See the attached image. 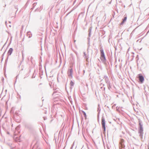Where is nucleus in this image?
Segmentation results:
<instances>
[{
  "instance_id": "nucleus-3",
  "label": "nucleus",
  "mask_w": 149,
  "mask_h": 149,
  "mask_svg": "<svg viewBox=\"0 0 149 149\" xmlns=\"http://www.w3.org/2000/svg\"><path fill=\"white\" fill-rule=\"evenodd\" d=\"M101 124L102 128L103 129V131L105 132L106 131L105 121L104 118L103 116L102 117Z\"/></svg>"
},
{
  "instance_id": "nucleus-11",
  "label": "nucleus",
  "mask_w": 149,
  "mask_h": 149,
  "mask_svg": "<svg viewBox=\"0 0 149 149\" xmlns=\"http://www.w3.org/2000/svg\"><path fill=\"white\" fill-rule=\"evenodd\" d=\"M84 57L86 59V61L87 62H88V60L89 57L88 56H86V54L85 52H84Z\"/></svg>"
},
{
  "instance_id": "nucleus-35",
  "label": "nucleus",
  "mask_w": 149,
  "mask_h": 149,
  "mask_svg": "<svg viewBox=\"0 0 149 149\" xmlns=\"http://www.w3.org/2000/svg\"><path fill=\"white\" fill-rule=\"evenodd\" d=\"M3 79H4V78L3 77L2 80H3Z\"/></svg>"
},
{
  "instance_id": "nucleus-8",
  "label": "nucleus",
  "mask_w": 149,
  "mask_h": 149,
  "mask_svg": "<svg viewBox=\"0 0 149 149\" xmlns=\"http://www.w3.org/2000/svg\"><path fill=\"white\" fill-rule=\"evenodd\" d=\"M73 72V70L72 68L69 69V70L68 72V76L69 77H71L72 78V73Z\"/></svg>"
},
{
  "instance_id": "nucleus-23",
  "label": "nucleus",
  "mask_w": 149,
  "mask_h": 149,
  "mask_svg": "<svg viewBox=\"0 0 149 149\" xmlns=\"http://www.w3.org/2000/svg\"><path fill=\"white\" fill-rule=\"evenodd\" d=\"M72 10L70 12L68 13V14H67L66 15V16H67L72 11Z\"/></svg>"
},
{
  "instance_id": "nucleus-9",
  "label": "nucleus",
  "mask_w": 149,
  "mask_h": 149,
  "mask_svg": "<svg viewBox=\"0 0 149 149\" xmlns=\"http://www.w3.org/2000/svg\"><path fill=\"white\" fill-rule=\"evenodd\" d=\"M127 16L126 15H125L124 18L122 19V22L120 24V25H123L124 22L126 21L127 19Z\"/></svg>"
},
{
  "instance_id": "nucleus-14",
  "label": "nucleus",
  "mask_w": 149,
  "mask_h": 149,
  "mask_svg": "<svg viewBox=\"0 0 149 149\" xmlns=\"http://www.w3.org/2000/svg\"><path fill=\"white\" fill-rule=\"evenodd\" d=\"M107 86L108 89L109 90L111 91V84H110V83H109L107 84Z\"/></svg>"
},
{
  "instance_id": "nucleus-5",
  "label": "nucleus",
  "mask_w": 149,
  "mask_h": 149,
  "mask_svg": "<svg viewBox=\"0 0 149 149\" xmlns=\"http://www.w3.org/2000/svg\"><path fill=\"white\" fill-rule=\"evenodd\" d=\"M139 82L141 83H143L144 80L143 76L141 74L139 75Z\"/></svg>"
},
{
  "instance_id": "nucleus-36",
  "label": "nucleus",
  "mask_w": 149,
  "mask_h": 149,
  "mask_svg": "<svg viewBox=\"0 0 149 149\" xmlns=\"http://www.w3.org/2000/svg\"><path fill=\"white\" fill-rule=\"evenodd\" d=\"M75 41H75V40H74V42H75Z\"/></svg>"
},
{
  "instance_id": "nucleus-31",
  "label": "nucleus",
  "mask_w": 149,
  "mask_h": 149,
  "mask_svg": "<svg viewBox=\"0 0 149 149\" xmlns=\"http://www.w3.org/2000/svg\"><path fill=\"white\" fill-rule=\"evenodd\" d=\"M6 22H7V21H6V22H5V23H6Z\"/></svg>"
},
{
  "instance_id": "nucleus-39",
  "label": "nucleus",
  "mask_w": 149,
  "mask_h": 149,
  "mask_svg": "<svg viewBox=\"0 0 149 149\" xmlns=\"http://www.w3.org/2000/svg\"><path fill=\"white\" fill-rule=\"evenodd\" d=\"M40 149V148H37V149Z\"/></svg>"
},
{
  "instance_id": "nucleus-21",
  "label": "nucleus",
  "mask_w": 149,
  "mask_h": 149,
  "mask_svg": "<svg viewBox=\"0 0 149 149\" xmlns=\"http://www.w3.org/2000/svg\"><path fill=\"white\" fill-rule=\"evenodd\" d=\"M81 15H82V16L83 15V13H81L79 14V15L78 17H79Z\"/></svg>"
},
{
  "instance_id": "nucleus-25",
  "label": "nucleus",
  "mask_w": 149,
  "mask_h": 149,
  "mask_svg": "<svg viewBox=\"0 0 149 149\" xmlns=\"http://www.w3.org/2000/svg\"><path fill=\"white\" fill-rule=\"evenodd\" d=\"M22 59H24V54L23 53H22Z\"/></svg>"
},
{
  "instance_id": "nucleus-19",
  "label": "nucleus",
  "mask_w": 149,
  "mask_h": 149,
  "mask_svg": "<svg viewBox=\"0 0 149 149\" xmlns=\"http://www.w3.org/2000/svg\"><path fill=\"white\" fill-rule=\"evenodd\" d=\"M37 4V3H34L33 4V8H34L35 6H36V5Z\"/></svg>"
},
{
  "instance_id": "nucleus-18",
  "label": "nucleus",
  "mask_w": 149,
  "mask_h": 149,
  "mask_svg": "<svg viewBox=\"0 0 149 149\" xmlns=\"http://www.w3.org/2000/svg\"><path fill=\"white\" fill-rule=\"evenodd\" d=\"M14 108H12L10 111V113H13L14 112Z\"/></svg>"
},
{
  "instance_id": "nucleus-37",
  "label": "nucleus",
  "mask_w": 149,
  "mask_h": 149,
  "mask_svg": "<svg viewBox=\"0 0 149 149\" xmlns=\"http://www.w3.org/2000/svg\"><path fill=\"white\" fill-rule=\"evenodd\" d=\"M98 110H99V107L98 108Z\"/></svg>"
},
{
  "instance_id": "nucleus-12",
  "label": "nucleus",
  "mask_w": 149,
  "mask_h": 149,
  "mask_svg": "<svg viewBox=\"0 0 149 149\" xmlns=\"http://www.w3.org/2000/svg\"><path fill=\"white\" fill-rule=\"evenodd\" d=\"M92 29V26L90 27L88 30V36L89 37H90L91 35V32Z\"/></svg>"
},
{
  "instance_id": "nucleus-34",
  "label": "nucleus",
  "mask_w": 149,
  "mask_h": 149,
  "mask_svg": "<svg viewBox=\"0 0 149 149\" xmlns=\"http://www.w3.org/2000/svg\"><path fill=\"white\" fill-rule=\"evenodd\" d=\"M3 79H4V78L3 77L2 80H3Z\"/></svg>"
},
{
  "instance_id": "nucleus-32",
  "label": "nucleus",
  "mask_w": 149,
  "mask_h": 149,
  "mask_svg": "<svg viewBox=\"0 0 149 149\" xmlns=\"http://www.w3.org/2000/svg\"><path fill=\"white\" fill-rule=\"evenodd\" d=\"M83 71H84V72H85V70H84Z\"/></svg>"
},
{
  "instance_id": "nucleus-43",
  "label": "nucleus",
  "mask_w": 149,
  "mask_h": 149,
  "mask_svg": "<svg viewBox=\"0 0 149 149\" xmlns=\"http://www.w3.org/2000/svg\"><path fill=\"white\" fill-rule=\"evenodd\" d=\"M148 149H149V147H148Z\"/></svg>"
},
{
  "instance_id": "nucleus-33",
  "label": "nucleus",
  "mask_w": 149,
  "mask_h": 149,
  "mask_svg": "<svg viewBox=\"0 0 149 149\" xmlns=\"http://www.w3.org/2000/svg\"><path fill=\"white\" fill-rule=\"evenodd\" d=\"M102 85H103V86H104V84H103Z\"/></svg>"
},
{
  "instance_id": "nucleus-28",
  "label": "nucleus",
  "mask_w": 149,
  "mask_h": 149,
  "mask_svg": "<svg viewBox=\"0 0 149 149\" xmlns=\"http://www.w3.org/2000/svg\"><path fill=\"white\" fill-rule=\"evenodd\" d=\"M43 118H44V119L45 120H46L47 119V118L46 117H43Z\"/></svg>"
},
{
  "instance_id": "nucleus-30",
  "label": "nucleus",
  "mask_w": 149,
  "mask_h": 149,
  "mask_svg": "<svg viewBox=\"0 0 149 149\" xmlns=\"http://www.w3.org/2000/svg\"><path fill=\"white\" fill-rule=\"evenodd\" d=\"M105 87H104V91H105Z\"/></svg>"
},
{
  "instance_id": "nucleus-6",
  "label": "nucleus",
  "mask_w": 149,
  "mask_h": 149,
  "mask_svg": "<svg viewBox=\"0 0 149 149\" xmlns=\"http://www.w3.org/2000/svg\"><path fill=\"white\" fill-rule=\"evenodd\" d=\"M19 129V127H16L15 129V131L14 132V137L15 138H17V137H16V136L17 135V134L19 133L20 132V131H19L18 130Z\"/></svg>"
},
{
  "instance_id": "nucleus-22",
  "label": "nucleus",
  "mask_w": 149,
  "mask_h": 149,
  "mask_svg": "<svg viewBox=\"0 0 149 149\" xmlns=\"http://www.w3.org/2000/svg\"><path fill=\"white\" fill-rule=\"evenodd\" d=\"M90 37H88V44H89V40H90Z\"/></svg>"
},
{
  "instance_id": "nucleus-7",
  "label": "nucleus",
  "mask_w": 149,
  "mask_h": 149,
  "mask_svg": "<svg viewBox=\"0 0 149 149\" xmlns=\"http://www.w3.org/2000/svg\"><path fill=\"white\" fill-rule=\"evenodd\" d=\"M24 126L26 128L29 129H31L33 127L32 125L29 123H25Z\"/></svg>"
},
{
  "instance_id": "nucleus-16",
  "label": "nucleus",
  "mask_w": 149,
  "mask_h": 149,
  "mask_svg": "<svg viewBox=\"0 0 149 149\" xmlns=\"http://www.w3.org/2000/svg\"><path fill=\"white\" fill-rule=\"evenodd\" d=\"M81 111L82 112L84 117L86 118V112L83 111Z\"/></svg>"
},
{
  "instance_id": "nucleus-2",
  "label": "nucleus",
  "mask_w": 149,
  "mask_h": 149,
  "mask_svg": "<svg viewBox=\"0 0 149 149\" xmlns=\"http://www.w3.org/2000/svg\"><path fill=\"white\" fill-rule=\"evenodd\" d=\"M100 59L102 61V63H105L106 61V58L105 56V55L104 51L103 48L101 47L100 50Z\"/></svg>"
},
{
  "instance_id": "nucleus-17",
  "label": "nucleus",
  "mask_w": 149,
  "mask_h": 149,
  "mask_svg": "<svg viewBox=\"0 0 149 149\" xmlns=\"http://www.w3.org/2000/svg\"><path fill=\"white\" fill-rule=\"evenodd\" d=\"M74 85V83L72 80H71L70 82V85L71 86H73Z\"/></svg>"
},
{
  "instance_id": "nucleus-41",
  "label": "nucleus",
  "mask_w": 149,
  "mask_h": 149,
  "mask_svg": "<svg viewBox=\"0 0 149 149\" xmlns=\"http://www.w3.org/2000/svg\"><path fill=\"white\" fill-rule=\"evenodd\" d=\"M102 88V87H101V88Z\"/></svg>"
},
{
  "instance_id": "nucleus-24",
  "label": "nucleus",
  "mask_w": 149,
  "mask_h": 149,
  "mask_svg": "<svg viewBox=\"0 0 149 149\" xmlns=\"http://www.w3.org/2000/svg\"><path fill=\"white\" fill-rule=\"evenodd\" d=\"M6 50L4 52V53L2 55V57H3L4 56V54H5V52H6Z\"/></svg>"
},
{
  "instance_id": "nucleus-40",
  "label": "nucleus",
  "mask_w": 149,
  "mask_h": 149,
  "mask_svg": "<svg viewBox=\"0 0 149 149\" xmlns=\"http://www.w3.org/2000/svg\"><path fill=\"white\" fill-rule=\"evenodd\" d=\"M86 86H88V85L87 84H86Z\"/></svg>"
},
{
  "instance_id": "nucleus-10",
  "label": "nucleus",
  "mask_w": 149,
  "mask_h": 149,
  "mask_svg": "<svg viewBox=\"0 0 149 149\" xmlns=\"http://www.w3.org/2000/svg\"><path fill=\"white\" fill-rule=\"evenodd\" d=\"M13 48H10L9 49L7 53L8 56L10 55H11L13 52Z\"/></svg>"
},
{
  "instance_id": "nucleus-26",
  "label": "nucleus",
  "mask_w": 149,
  "mask_h": 149,
  "mask_svg": "<svg viewBox=\"0 0 149 149\" xmlns=\"http://www.w3.org/2000/svg\"><path fill=\"white\" fill-rule=\"evenodd\" d=\"M56 91H54L53 93V95L56 93Z\"/></svg>"
},
{
  "instance_id": "nucleus-27",
  "label": "nucleus",
  "mask_w": 149,
  "mask_h": 149,
  "mask_svg": "<svg viewBox=\"0 0 149 149\" xmlns=\"http://www.w3.org/2000/svg\"><path fill=\"white\" fill-rule=\"evenodd\" d=\"M15 114H16V115H18V113L16 111L15 112Z\"/></svg>"
},
{
  "instance_id": "nucleus-4",
  "label": "nucleus",
  "mask_w": 149,
  "mask_h": 149,
  "mask_svg": "<svg viewBox=\"0 0 149 149\" xmlns=\"http://www.w3.org/2000/svg\"><path fill=\"white\" fill-rule=\"evenodd\" d=\"M124 141L123 139H120V149H125V146L124 143Z\"/></svg>"
},
{
  "instance_id": "nucleus-13",
  "label": "nucleus",
  "mask_w": 149,
  "mask_h": 149,
  "mask_svg": "<svg viewBox=\"0 0 149 149\" xmlns=\"http://www.w3.org/2000/svg\"><path fill=\"white\" fill-rule=\"evenodd\" d=\"M27 35L28 36L29 38H30L31 37L32 35L30 31H28L27 33Z\"/></svg>"
},
{
  "instance_id": "nucleus-20",
  "label": "nucleus",
  "mask_w": 149,
  "mask_h": 149,
  "mask_svg": "<svg viewBox=\"0 0 149 149\" xmlns=\"http://www.w3.org/2000/svg\"><path fill=\"white\" fill-rule=\"evenodd\" d=\"M107 78H108V77H107L106 75H104V79H107Z\"/></svg>"
},
{
  "instance_id": "nucleus-1",
  "label": "nucleus",
  "mask_w": 149,
  "mask_h": 149,
  "mask_svg": "<svg viewBox=\"0 0 149 149\" xmlns=\"http://www.w3.org/2000/svg\"><path fill=\"white\" fill-rule=\"evenodd\" d=\"M139 122V127L138 128V133L139 136L141 139L143 138V127L142 122L140 119H138Z\"/></svg>"
},
{
  "instance_id": "nucleus-29",
  "label": "nucleus",
  "mask_w": 149,
  "mask_h": 149,
  "mask_svg": "<svg viewBox=\"0 0 149 149\" xmlns=\"http://www.w3.org/2000/svg\"><path fill=\"white\" fill-rule=\"evenodd\" d=\"M6 43L5 44H4V45H3V47H2V49H1V50H2V49L3 48V47H4V46L5 45H6Z\"/></svg>"
},
{
  "instance_id": "nucleus-15",
  "label": "nucleus",
  "mask_w": 149,
  "mask_h": 149,
  "mask_svg": "<svg viewBox=\"0 0 149 149\" xmlns=\"http://www.w3.org/2000/svg\"><path fill=\"white\" fill-rule=\"evenodd\" d=\"M105 80L106 83L107 84L109 83L110 82L109 81V79L108 78H107V79H105Z\"/></svg>"
},
{
  "instance_id": "nucleus-42",
  "label": "nucleus",
  "mask_w": 149,
  "mask_h": 149,
  "mask_svg": "<svg viewBox=\"0 0 149 149\" xmlns=\"http://www.w3.org/2000/svg\"><path fill=\"white\" fill-rule=\"evenodd\" d=\"M115 105H116V104H114V106H115Z\"/></svg>"
},
{
  "instance_id": "nucleus-38",
  "label": "nucleus",
  "mask_w": 149,
  "mask_h": 149,
  "mask_svg": "<svg viewBox=\"0 0 149 149\" xmlns=\"http://www.w3.org/2000/svg\"><path fill=\"white\" fill-rule=\"evenodd\" d=\"M65 147H64V148H63V149H65Z\"/></svg>"
}]
</instances>
